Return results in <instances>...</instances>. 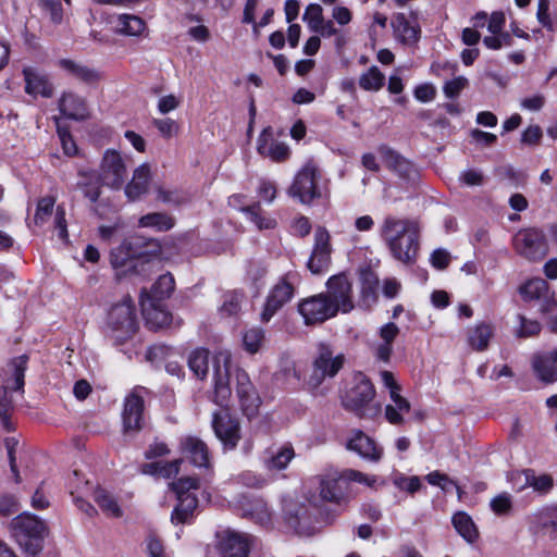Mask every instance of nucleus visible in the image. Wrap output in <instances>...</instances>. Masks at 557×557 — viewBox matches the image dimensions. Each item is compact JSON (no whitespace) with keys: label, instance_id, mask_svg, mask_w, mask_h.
<instances>
[{"label":"nucleus","instance_id":"58","mask_svg":"<svg viewBox=\"0 0 557 557\" xmlns=\"http://www.w3.org/2000/svg\"><path fill=\"white\" fill-rule=\"evenodd\" d=\"M44 11H46L53 23H60L62 20V5L60 0H39Z\"/></svg>","mask_w":557,"mask_h":557},{"label":"nucleus","instance_id":"37","mask_svg":"<svg viewBox=\"0 0 557 557\" xmlns=\"http://www.w3.org/2000/svg\"><path fill=\"white\" fill-rule=\"evenodd\" d=\"M138 225L140 227H150L158 232H166L174 227L175 219L164 212H152L143 215L138 221Z\"/></svg>","mask_w":557,"mask_h":557},{"label":"nucleus","instance_id":"40","mask_svg":"<svg viewBox=\"0 0 557 557\" xmlns=\"http://www.w3.org/2000/svg\"><path fill=\"white\" fill-rule=\"evenodd\" d=\"M210 352L205 348H197L188 356V367L190 371L200 380H203L209 371Z\"/></svg>","mask_w":557,"mask_h":557},{"label":"nucleus","instance_id":"47","mask_svg":"<svg viewBox=\"0 0 557 557\" xmlns=\"http://www.w3.org/2000/svg\"><path fill=\"white\" fill-rule=\"evenodd\" d=\"M28 362V356L27 355H21L16 358H14L10 366L13 370L12 375L14 380V386L12 388L14 391H22L24 389V377H25V371L27 368Z\"/></svg>","mask_w":557,"mask_h":557},{"label":"nucleus","instance_id":"18","mask_svg":"<svg viewBox=\"0 0 557 557\" xmlns=\"http://www.w3.org/2000/svg\"><path fill=\"white\" fill-rule=\"evenodd\" d=\"M420 233L419 224L411 219H400L395 215H386L380 227V235L385 245L399 240L404 235Z\"/></svg>","mask_w":557,"mask_h":557},{"label":"nucleus","instance_id":"27","mask_svg":"<svg viewBox=\"0 0 557 557\" xmlns=\"http://www.w3.org/2000/svg\"><path fill=\"white\" fill-rule=\"evenodd\" d=\"M183 454L190 460V462L198 468H208L209 449L205 442L198 437L187 436L181 442Z\"/></svg>","mask_w":557,"mask_h":557},{"label":"nucleus","instance_id":"19","mask_svg":"<svg viewBox=\"0 0 557 557\" xmlns=\"http://www.w3.org/2000/svg\"><path fill=\"white\" fill-rule=\"evenodd\" d=\"M420 233L404 235L399 240L386 244L392 257L405 265L416 262L420 249Z\"/></svg>","mask_w":557,"mask_h":557},{"label":"nucleus","instance_id":"51","mask_svg":"<svg viewBox=\"0 0 557 557\" xmlns=\"http://www.w3.org/2000/svg\"><path fill=\"white\" fill-rule=\"evenodd\" d=\"M171 488L175 492L176 496L191 495V490L198 488V480L191 476H183L175 482L170 483Z\"/></svg>","mask_w":557,"mask_h":557},{"label":"nucleus","instance_id":"53","mask_svg":"<svg viewBox=\"0 0 557 557\" xmlns=\"http://www.w3.org/2000/svg\"><path fill=\"white\" fill-rule=\"evenodd\" d=\"M288 524L294 528L298 533H302L308 529L309 518L307 517V509L304 506L297 508L295 513H290L287 518Z\"/></svg>","mask_w":557,"mask_h":557},{"label":"nucleus","instance_id":"35","mask_svg":"<svg viewBox=\"0 0 557 557\" xmlns=\"http://www.w3.org/2000/svg\"><path fill=\"white\" fill-rule=\"evenodd\" d=\"M177 500L178 504L172 511L171 520L176 523H187L198 506V499L195 494H191L182 495L177 497Z\"/></svg>","mask_w":557,"mask_h":557},{"label":"nucleus","instance_id":"20","mask_svg":"<svg viewBox=\"0 0 557 557\" xmlns=\"http://www.w3.org/2000/svg\"><path fill=\"white\" fill-rule=\"evenodd\" d=\"M258 152L273 161L282 162L289 158L290 150L285 143L274 140L272 138V129L268 127L263 129L257 141Z\"/></svg>","mask_w":557,"mask_h":557},{"label":"nucleus","instance_id":"24","mask_svg":"<svg viewBox=\"0 0 557 557\" xmlns=\"http://www.w3.org/2000/svg\"><path fill=\"white\" fill-rule=\"evenodd\" d=\"M140 305L146 324L153 331L166 327L172 322V314L162 308L161 302L147 301L140 296Z\"/></svg>","mask_w":557,"mask_h":557},{"label":"nucleus","instance_id":"59","mask_svg":"<svg viewBox=\"0 0 557 557\" xmlns=\"http://www.w3.org/2000/svg\"><path fill=\"white\" fill-rule=\"evenodd\" d=\"M548 11L549 0H539L536 17L543 27L553 30L554 25Z\"/></svg>","mask_w":557,"mask_h":557},{"label":"nucleus","instance_id":"6","mask_svg":"<svg viewBox=\"0 0 557 557\" xmlns=\"http://www.w3.org/2000/svg\"><path fill=\"white\" fill-rule=\"evenodd\" d=\"M345 357L343 354L335 355L332 348L321 343L318 346V355L313 361V370L308 380V386L312 393H317L325 379L334 377L343 368Z\"/></svg>","mask_w":557,"mask_h":557},{"label":"nucleus","instance_id":"36","mask_svg":"<svg viewBox=\"0 0 557 557\" xmlns=\"http://www.w3.org/2000/svg\"><path fill=\"white\" fill-rule=\"evenodd\" d=\"M453 524L459 535H461L468 543H474L479 537L478 529L472 518L463 512L459 511L453 516Z\"/></svg>","mask_w":557,"mask_h":557},{"label":"nucleus","instance_id":"31","mask_svg":"<svg viewBox=\"0 0 557 557\" xmlns=\"http://www.w3.org/2000/svg\"><path fill=\"white\" fill-rule=\"evenodd\" d=\"M394 30L405 45H414L420 39L421 29L417 23H411L404 13H398L393 22Z\"/></svg>","mask_w":557,"mask_h":557},{"label":"nucleus","instance_id":"8","mask_svg":"<svg viewBox=\"0 0 557 557\" xmlns=\"http://www.w3.org/2000/svg\"><path fill=\"white\" fill-rule=\"evenodd\" d=\"M319 178V169L312 163H307L296 174L288 189V195L304 205L311 203L314 199L321 197V191L318 187Z\"/></svg>","mask_w":557,"mask_h":557},{"label":"nucleus","instance_id":"44","mask_svg":"<svg viewBox=\"0 0 557 557\" xmlns=\"http://www.w3.org/2000/svg\"><path fill=\"white\" fill-rule=\"evenodd\" d=\"M385 76L377 66H371L359 78V86L369 91H376L384 85Z\"/></svg>","mask_w":557,"mask_h":557},{"label":"nucleus","instance_id":"28","mask_svg":"<svg viewBox=\"0 0 557 557\" xmlns=\"http://www.w3.org/2000/svg\"><path fill=\"white\" fill-rule=\"evenodd\" d=\"M59 110L67 119L82 121L88 117L85 100L74 92H64L59 100Z\"/></svg>","mask_w":557,"mask_h":557},{"label":"nucleus","instance_id":"5","mask_svg":"<svg viewBox=\"0 0 557 557\" xmlns=\"http://www.w3.org/2000/svg\"><path fill=\"white\" fill-rule=\"evenodd\" d=\"M160 244L152 238L134 235L125 238L120 246L113 248L110 253V262L113 268H124L134 259L160 253Z\"/></svg>","mask_w":557,"mask_h":557},{"label":"nucleus","instance_id":"45","mask_svg":"<svg viewBox=\"0 0 557 557\" xmlns=\"http://www.w3.org/2000/svg\"><path fill=\"white\" fill-rule=\"evenodd\" d=\"M523 475L525 479L524 485L533 487L539 493L545 494L553 487V479L548 474L537 476L532 469H527L523 471Z\"/></svg>","mask_w":557,"mask_h":557},{"label":"nucleus","instance_id":"39","mask_svg":"<svg viewBox=\"0 0 557 557\" xmlns=\"http://www.w3.org/2000/svg\"><path fill=\"white\" fill-rule=\"evenodd\" d=\"M60 65L67 73L82 82L90 84L99 79V73L96 70L75 61L63 59L60 61Z\"/></svg>","mask_w":557,"mask_h":557},{"label":"nucleus","instance_id":"2","mask_svg":"<svg viewBox=\"0 0 557 557\" xmlns=\"http://www.w3.org/2000/svg\"><path fill=\"white\" fill-rule=\"evenodd\" d=\"M375 389L363 374L355 377V385L342 398L343 407L361 419H374L381 413V405L373 403Z\"/></svg>","mask_w":557,"mask_h":557},{"label":"nucleus","instance_id":"50","mask_svg":"<svg viewBox=\"0 0 557 557\" xmlns=\"http://www.w3.org/2000/svg\"><path fill=\"white\" fill-rule=\"evenodd\" d=\"M324 20L323 9L318 3H310L302 15V21L306 22L311 30H313Z\"/></svg>","mask_w":557,"mask_h":557},{"label":"nucleus","instance_id":"7","mask_svg":"<svg viewBox=\"0 0 557 557\" xmlns=\"http://www.w3.org/2000/svg\"><path fill=\"white\" fill-rule=\"evenodd\" d=\"M257 543L252 534L226 529L216 533L215 548L220 557H249Z\"/></svg>","mask_w":557,"mask_h":557},{"label":"nucleus","instance_id":"62","mask_svg":"<svg viewBox=\"0 0 557 557\" xmlns=\"http://www.w3.org/2000/svg\"><path fill=\"white\" fill-rule=\"evenodd\" d=\"M467 83V78L462 76L456 77L447 82L443 88L445 96L447 98L457 97L460 94V91L466 87Z\"/></svg>","mask_w":557,"mask_h":557},{"label":"nucleus","instance_id":"10","mask_svg":"<svg viewBox=\"0 0 557 557\" xmlns=\"http://www.w3.org/2000/svg\"><path fill=\"white\" fill-rule=\"evenodd\" d=\"M298 312L304 318L306 325L321 324L338 313L337 307L330 301L324 293L302 299L298 304Z\"/></svg>","mask_w":557,"mask_h":557},{"label":"nucleus","instance_id":"60","mask_svg":"<svg viewBox=\"0 0 557 557\" xmlns=\"http://www.w3.org/2000/svg\"><path fill=\"white\" fill-rule=\"evenodd\" d=\"M157 199L163 203L178 206L184 201L183 196L176 190H166L162 187H158Z\"/></svg>","mask_w":557,"mask_h":557},{"label":"nucleus","instance_id":"17","mask_svg":"<svg viewBox=\"0 0 557 557\" xmlns=\"http://www.w3.org/2000/svg\"><path fill=\"white\" fill-rule=\"evenodd\" d=\"M236 395L239 399L243 413L251 419L258 412L260 398L246 371L237 369L235 372Z\"/></svg>","mask_w":557,"mask_h":557},{"label":"nucleus","instance_id":"61","mask_svg":"<svg viewBox=\"0 0 557 557\" xmlns=\"http://www.w3.org/2000/svg\"><path fill=\"white\" fill-rule=\"evenodd\" d=\"M429 484L441 487L444 492L448 491L450 484H455V481L449 479L447 474L441 473L440 471H433L425 476Z\"/></svg>","mask_w":557,"mask_h":557},{"label":"nucleus","instance_id":"22","mask_svg":"<svg viewBox=\"0 0 557 557\" xmlns=\"http://www.w3.org/2000/svg\"><path fill=\"white\" fill-rule=\"evenodd\" d=\"M386 165L395 171L399 177L407 181H414L418 176L416 166L387 146L379 149Z\"/></svg>","mask_w":557,"mask_h":557},{"label":"nucleus","instance_id":"63","mask_svg":"<svg viewBox=\"0 0 557 557\" xmlns=\"http://www.w3.org/2000/svg\"><path fill=\"white\" fill-rule=\"evenodd\" d=\"M376 285H377V278L373 274L368 273L363 276L361 295L364 300L370 299V298L374 299Z\"/></svg>","mask_w":557,"mask_h":557},{"label":"nucleus","instance_id":"13","mask_svg":"<svg viewBox=\"0 0 557 557\" xmlns=\"http://www.w3.org/2000/svg\"><path fill=\"white\" fill-rule=\"evenodd\" d=\"M149 391L144 386H135L124 400L123 425L125 432L139 431L143 428L145 397Z\"/></svg>","mask_w":557,"mask_h":557},{"label":"nucleus","instance_id":"11","mask_svg":"<svg viewBox=\"0 0 557 557\" xmlns=\"http://www.w3.org/2000/svg\"><path fill=\"white\" fill-rule=\"evenodd\" d=\"M296 278L297 274L289 272L273 286L267 297L264 309L261 313L262 321H270V319L293 298L295 293L294 281Z\"/></svg>","mask_w":557,"mask_h":557},{"label":"nucleus","instance_id":"42","mask_svg":"<svg viewBox=\"0 0 557 557\" xmlns=\"http://www.w3.org/2000/svg\"><path fill=\"white\" fill-rule=\"evenodd\" d=\"M94 498L106 515L113 518H120L122 516V509L115 498L106 490L98 487L94 493Z\"/></svg>","mask_w":557,"mask_h":557},{"label":"nucleus","instance_id":"57","mask_svg":"<svg viewBox=\"0 0 557 557\" xmlns=\"http://www.w3.org/2000/svg\"><path fill=\"white\" fill-rule=\"evenodd\" d=\"M393 482L399 490L407 491L411 494L416 493L421 487L420 479L416 475L408 478L399 474L394 478Z\"/></svg>","mask_w":557,"mask_h":557},{"label":"nucleus","instance_id":"46","mask_svg":"<svg viewBox=\"0 0 557 557\" xmlns=\"http://www.w3.org/2000/svg\"><path fill=\"white\" fill-rule=\"evenodd\" d=\"M55 198L53 196H45L37 202V208L34 216V224L36 226L44 225L53 212Z\"/></svg>","mask_w":557,"mask_h":557},{"label":"nucleus","instance_id":"15","mask_svg":"<svg viewBox=\"0 0 557 557\" xmlns=\"http://www.w3.org/2000/svg\"><path fill=\"white\" fill-rule=\"evenodd\" d=\"M324 295L337 307V312L347 313L354 309L352 284L345 273L333 275L327 280Z\"/></svg>","mask_w":557,"mask_h":557},{"label":"nucleus","instance_id":"54","mask_svg":"<svg viewBox=\"0 0 557 557\" xmlns=\"http://www.w3.org/2000/svg\"><path fill=\"white\" fill-rule=\"evenodd\" d=\"M154 127L164 138H171L178 133V124L172 119H154L152 121Z\"/></svg>","mask_w":557,"mask_h":557},{"label":"nucleus","instance_id":"41","mask_svg":"<svg viewBox=\"0 0 557 557\" xmlns=\"http://www.w3.org/2000/svg\"><path fill=\"white\" fill-rule=\"evenodd\" d=\"M519 290L525 301L541 300L548 294V283L544 278L535 277L525 282Z\"/></svg>","mask_w":557,"mask_h":557},{"label":"nucleus","instance_id":"30","mask_svg":"<svg viewBox=\"0 0 557 557\" xmlns=\"http://www.w3.org/2000/svg\"><path fill=\"white\" fill-rule=\"evenodd\" d=\"M294 457L295 450L292 444L286 443L277 448H271L268 450V457H265L263 461L264 467L270 471H281L287 468Z\"/></svg>","mask_w":557,"mask_h":557},{"label":"nucleus","instance_id":"3","mask_svg":"<svg viewBox=\"0 0 557 557\" xmlns=\"http://www.w3.org/2000/svg\"><path fill=\"white\" fill-rule=\"evenodd\" d=\"M107 327V334L114 345H121L135 335L138 322L135 306L129 297H124L110 309Z\"/></svg>","mask_w":557,"mask_h":557},{"label":"nucleus","instance_id":"32","mask_svg":"<svg viewBox=\"0 0 557 557\" xmlns=\"http://www.w3.org/2000/svg\"><path fill=\"white\" fill-rule=\"evenodd\" d=\"M116 33L124 36L139 37L147 33L146 22L133 14H120L115 21Z\"/></svg>","mask_w":557,"mask_h":557},{"label":"nucleus","instance_id":"52","mask_svg":"<svg viewBox=\"0 0 557 557\" xmlns=\"http://www.w3.org/2000/svg\"><path fill=\"white\" fill-rule=\"evenodd\" d=\"M494 513L502 516L510 512L512 508V499L508 493H502L494 497L490 503Z\"/></svg>","mask_w":557,"mask_h":557},{"label":"nucleus","instance_id":"9","mask_svg":"<svg viewBox=\"0 0 557 557\" xmlns=\"http://www.w3.org/2000/svg\"><path fill=\"white\" fill-rule=\"evenodd\" d=\"M513 247L520 256L531 261L541 260L548 253L545 235L536 227L519 231L513 237Z\"/></svg>","mask_w":557,"mask_h":557},{"label":"nucleus","instance_id":"55","mask_svg":"<svg viewBox=\"0 0 557 557\" xmlns=\"http://www.w3.org/2000/svg\"><path fill=\"white\" fill-rule=\"evenodd\" d=\"M520 329L518 330L519 337L535 336L541 332V324L535 320H528L524 315H518Z\"/></svg>","mask_w":557,"mask_h":557},{"label":"nucleus","instance_id":"12","mask_svg":"<svg viewBox=\"0 0 557 557\" xmlns=\"http://www.w3.org/2000/svg\"><path fill=\"white\" fill-rule=\"evenodd\" d=\"M98 174L106 186L112 189H121L127 175L126 163L121 153L116 150L108 149L103 153L100 173Z\"/></svg>","mask_w":557,"mask_h":557},{"label":"nucleus","instance_id":"43","mask_svg":"<svg viewBox=\"0 0 557 557\" xmlns=\"http://www.w3.org/2000/svg\"><path fill=\"white\" fill-rule=\"evenodd\" d=\"M246 213L247 218L257 225L259 230H271L274 228L276 222L274 219L263 216L261 214V206L259 202H255L251 206H247L240 209Z\"/></svg>","mask_w":557,"mask_h":557},{"label":"nucleus","instance_id":"23","mask_svg":"<svg viewBox=\"0 0 557 557\" xmlns=\"http://www.w3.org/2000/svg\"><path fill=\"white\" fill-rule=\"evenodd\" d=\"M347 448L355 451L363 459L372 462H377L382 458L383 454V449L362 431H357L355 433L347 443Z\"/></svg>","mask_w":557,"mask_h":557},{"label":"nucleus","instance_id":"29","mask_svg":"<svg viewBox=\"0 0 557 557\" xmlns=\"http://www.w3.org/2000/svg\"><path fill=\"white\" fill-rule=\"evenodd\" d=\"M150 182V168L144 163L135 169L132 181L125 186L126 197L134 201L140 198L148 190Z\"/></svg>","mask_w":557,"mask_h":557},{"label":"nucleus","instance_id":"14","mask_svg":"<svg viewBox=\"0 0 557 557\" xmlns=\"http://www.w3.org/2000/svg\"><path fill=\"white\" fill-rule=\"evenodd\" d=\"M320 497L324 502L341 504L348 494L347 480L342 471L326 469L318 476Z\"/></svg>","mask_w":557,"mask_h":557},{"label":"nucleus","instance_id":"4","mask_svg":"<svg viewBox=\"0 0 557 557\" xmlns=\"http://www.w3.org/2000/svg\"><path fill=\"white\" fill-rule=\"evenodd\" d=\"M46 527L37 517L23 513L11 522V532L17 544L30 556L42 549Z\"/></svg>","mask_w":557,"mask_h":557},{"label":"nucleus","instance_id":"26","mask_svg":"<svg viewBox=\"0 0 557 557\" xmlns=\"http://www.w3.org/2000/svg\"><path fill=\"white\" fill-rule=\"evenodd\" d=\"M78 181L76 188L79 189L84 197L91 203H96L101 196L102 178L95 170L81 169L77 172Z\"/></svg>","mask_w":557,"mask_h":557},{"label":"nucleus","instance_id":"56","mask_svg":"<svg viewBox=\"0 0 557 557\" xmlns=\"http://www.w3.org/2000/svg\"><path fill=\"white\" fill-rule=\"evenodd\" d=\"M343 475L347 480V486L349 487L350 482H358L364 484L367 486H373L376 482V478L374 475H367L360 471L352 469H345L342 471Z\"/></svg>","mask_w":557,"mask_h":557},{"label":"nucleus","instance_id":"16","mask_svg":"<svg viewBox=\"0 0 557 557\" xmlns=\"http://www.w3.org/2000/svg\"><path fill=\"white\" fill-rule=\"evenodd\" d=\"M331 236L325 227L319 226L314 232V245L307 262V268L312 274H322L331 264Z\"/></svg>","mask_w":557,"mask_h":557},{"label":"nucleus","instance_id":"48","mask_svg":"<svg viewBox=\"0 0 557 557\" xmlns=\"http://www.w3.org/2000/svg\"><path fill=\"white\" fill-rule=\"evenodd\" d=\"M264 341V332L260 327H251L243 335V344L245 349L250 354H256Z\"/></svg>","mask_w":557,"mask_h":557},{"label":"nucleus","instance_id":"21","mask_svg":"<svg viewBox=\"0 0 557 557\" xmlns=\"http://www.w3.org/2000/svg\"><path fill=\"white\" fill-rule=\"evenodd\" d=\"M532 368L537 379L542 382L546 384L557 382V348L550 352L534 355Z\"/></svg>","mask_w":557,"mask_h":557},{"label":"nucleus","instance_id":"25","mask_svg":"<svg viewBox=\"0 0 557 557\" xmlns=\"http://www.w3.org/2000/svg\"><path fill=\"white\" fill-rule=\"evenodd\" d=\"M25 79V92L30 96L40 95L44 98H51L53 95V85L48 75L40 73L34 69L26 67L23 70Z\"/></svg>","mask_w":557,"mask_h":557},{"label":"nucleus","instance_id":"49","mask_svg":"<svg viewBox=\"0 0 557 557\" xmlns=\"http://www.w3.org/2000/svg\"><path fill=\"white\" fill-rule=\"evenodd\" d=\"M13 411V403L9 394V388L7 386L0 387V420L3 426L11 431V422L10 417Z\"/></svg>","mask_w":557,"mask_h":557},{"label":"nucleus","instance_id":"38","mask_svg":"<svg viewBox=\"0 0 557 557\" xmlns=\"http://www.w3.org/2000/svg\"><path fill=\"white\" fill-rule=\"evenodd\" d=\"M493 336V329L490 324L481 323L469 329L468 343L472 349L483 351L487 348L490 339Z\"/></svg>","mask_w":557,"mask_h":557},{"label":"nucleus","instance_id":"33","mask_svg":"<svg viewBox=\"0 0 557 557\" xmlns=\"http://www.w3.org/2000/svg\"><path fill=\"white\" fill-rule=\"evenodd\" d=\"M389 397L393 404L386 405L385 418L391 424H403V414L408 413L410 411V403L405 397H403L397 391H391Z\"/></svg>","mask_w":557,"mask_h":557},{"label":"nucleus","instance_id":"34","mask_svg":"<svg viewBox=\"0 0 557 557\" xmlns=\"http://www.w3.org/2000/svg\"><path fill=\"white\" fill-rule=\"evenodd\" d=\"M175 287V281L172 274L166 273L160 275L157 282L152 285L150 293H141V296L147 301L161 302L163 299L169 298Z\"/></svg>","mask_w":557,"mask_h":557},{"label":"nucleus","instance_id":"64","mask_svg":"<svg viewBox=\"0 0 557 557\" xmlns=\"http://www.w3.org/2000/svg\"><path fill=\"white\" fill-rule=\"evenodd\" d=\"M240 310V298L238 295H227L222 305L221 311L226 315H235Z\"/></svg>","mask_w":557,"mask_h":557},{"label":"nucleus","instance_id":"1","mask_svg":"<svg viewBox=\"0 0 557 557\" xmlns=\"http://www.w3.org/2000/svg\"><path fill=\"white\" fill-rule=\"evenodd\" d=\"M231 356L219 352L213 359V401L222 409L212 414V429L224 449H234L240 440V424L227 410L232 395L230 386Z\"/></svg>","mask_w":557,"mask_h":557}]
</instances>
